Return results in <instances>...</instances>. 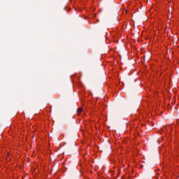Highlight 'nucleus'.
<instances>
[{"label":"nucleus","mask_w":179,"mask_h":179,"mask_svg":"<svg viewBox=\"0 0 179 179\" xmlns=\"http://www.w3.org/2000/svg\"><path fill=\"white\" fill-rule=\"evenodd\" d=\"M83 111V109L82 108H78L77 110V114L78 115H80V113Z\"/></svg>","instance_id":"f257e3e1"}]
</instances>
